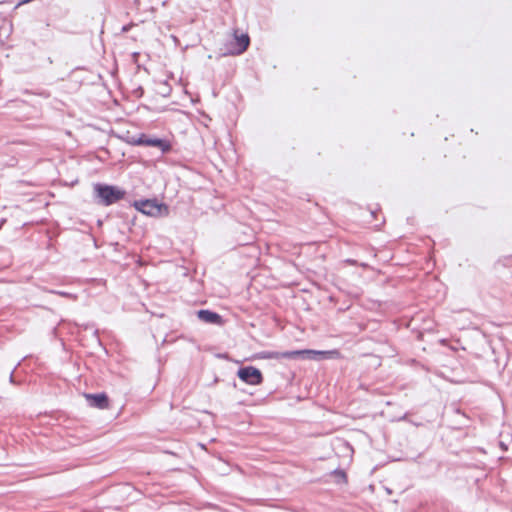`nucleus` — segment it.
Masks as SVG:
<instances>
[{"mask_svg": "<svg viewBox=\"0 0 512 512\" xmlns=\"http://www.w3.org/2000/svg\"><path fill=\"white\" fill-rule=\"evenodd\" d=\"M135 208L143 214L152 217L166 216L168 214V208L165 205L158 204L152 200L135 202Z\"/></svg>", "mask_w": 512, "mask_h": 512, "instance_id": "nucleus-1", "label": "nucleus"}, {"mask_svg": "<svg viewBox=\"0 0 512 512\" xmlns=\"http://www.w3.org/2000/svg\"><path fill=\"white\" fill-rule=\"evenodd\" d=\"M95 190L105 205H110L123 197V192L112 186L97 185Z\"/></svg>", "mask_w": 512, "mask_h": 512, "instance_id": "nucleus-2", "label": "nucleus"}, {"mask_svg": "<svg viewBox=\"0 0 512 512\" xmlns=\"http://www.w3.org/2000/svg\"><path fill=\"white\" fill-rule=\"evenodd\" d=\"M237 374L241 380L251 385H258L263 379L260 370L252 366L239 369Z\"/></svg>", "mask_w": 512, "mask_h": 512, "instance_id": "nucleus-3", "label": "nucleus"}, {"mask_svg": "<svg viewBox=\"0 0 512 512\" xmlns=\"http://www.w3.org/2000/svg\"><path fill=\"white\" fill-rule=\"evenodd\" d=\"M249 37L248 35H235L233 42L231 43V47L229 52L231 54H242L249 46Z\"/></svg>", "mask_w": 512, "mask_h": 512, "instance_id": "nucleus-4", "label": "nucleus"}, {"mask_svg": "<svg viewBox=\"0 0 512 512\" xmlns=\"http://www.w3.org/2000/svg\"><path fill=\"white\" fill-rule=\"evenodd\" d=\"M326 352H320L315 350H299V351H292V352H285L282 354L285 358H309V359H318L320 356L326 355Z\"/></svg>", "mask_w": 512, "mask_h": 512, "instance_id": "nucleus-5", "label": "nucleus"}, {"mask_svg": "<svg viewBox=\"0 0 512 512\" xmlns=\"http://www.w3.org/2000/svg\"><path fill=\"white\" fill-rule=\"evenodd\" d=\"M85 398L92 407L104 409L108 407V397L105 394H85Z\"/></svg>", "mask_w": 512, "mask_h": 512, "instance_id": "nucleus-6", "label": "nucleus"}, {"mask_svg": "<svg viewBox=\"0 0 512 512\" xmlns=\"http://www.w3.org/2000/svg\"><path fill=\"white\" fill-rule=\"evenodd\" d=\"M139 143L142 145L158 147L162 150V152H168L170 150V145L160 139L142 137L140 138Z\"/></svg>", "mask_w": 512, "mask_h": 512, "instance_id": "nucleus-7", "label": "nucleus"}, {"mask_svg": "<svg viewBox=\"0 0 512 512\" xmlns=\"http://www.w3.org/2000/svg\"><path fill=\"white\" fill-rule=\"evenodd\" d=\"M198 317L208 323H216L220 319L219 315L208 310H200L198 312Z\"/></svg>", "mask_w": 512, "mask_h": 512, "instance_id": "nucleus-8", "label": "nucleus"}, {"mask_svg": "<svg viewBox=\"0 0 512 512\" xmlns=\"http://www.w3.org/2000/svg\"><path fill=\"white\" fill-rule=\"evenodd\" d=\"M57 294H59L60 296H63V297H68V298H73V299L75 298L74 295L65 293V292H57Z\"/></svg>", "mask_w": 512, "mask_h": 512, "instance_id": "nucleus-9", "label": "nucleus"}]
</instances>
